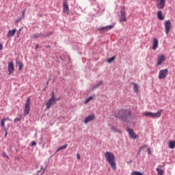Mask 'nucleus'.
I'll return each mask as SVG.
<instances>
[{
	"mask_svg": "<svg viewBox=\"0 0 175 175\" xmlns=\"http://www.w3.org/2000/svg\"><path fill=\"white\" fill-rule=\"evenodd\" d=\"M116 117L122 121L132 120V111L129 109H120L116 114Z\"/></svg>",
	"mask_w": 175,
	"mask_h": 175,
	"instance_id": "nucleus-1",
	"label": "nucleus"
},
{
	"mask_svg": "<svg viewBox=\"0 0 175 175\" xmlns=\"http://www.w3.org/2000/svg\"><path fill=\"white\" fill-rule=\"evenodd\" d=\"M105 158L108 163H109L112 170H116L117 169V166L116 164V157L114 156V154L111 152H106L105 153Z\"/></svg>",
	"mask_w": 175,
	"mask_h": 175,
	"instance_id": "nucleus-2",
	"label": "nucleus"
},
{
	"mask_svg": "<svg viewBox=\"0 0 175 175\" xmlns=\"http://www.w3.org/2000/svg\"><path fill=\"white\" fill-rule=\"evenodd\" d=\"M143 117H150L151 118H159L162 116V109L159 110L156 113L152 112H144L142 113Z\"/></svg>",
	"mask_w": 175,
	"mask_h": 175,
	"instance_id": "nucleus-3",
	"label": "nucleus"
},
{
	"mask_svg": "<svg viewBox=\"0 0 175 175\" xmlns=\"http://www.w3.org/2000/svg\"><path fill=\"white\" fill-rule=\"evenodd\" d=\"M31 111V98L28 97L26 103H25V109H24V117L28 116L29 114V111Z\"/></svg>",
	"mask_w": 175,
	"mask_h": 175,
	"instance_id": "nucleus-4",
	"label": "nucleus"
},
{
	"mask_svg": "<svg viewBox=\"0 0 175 175\" xmlns=\"http://www.w3.org/2000/svg\"><path fill=\"white\" fill-rule=\"evenodd\" d=\"M6 121H12V119L9 118H5L1 119V120L0 121V125L2 126V129L5 132L4 135L5 137L8 136V128H6V126L5 125V122H6Z\"/></svg>",
	"mask_w": 175,
	"mask_h": 175,
	"instance_id": "nucleus-5",
	"label": "nucleus"
},
{
	"mask_svg": "<svg viewBox=\"0 0 175 175\" xmlns=\"http://www.w3.org/2000/svg\"><path fill=\"white\" fill-rule=\"evenodd\" d=\"M167 73H169V71L167 68L161 70L159 72V79L160 80H162V79H166V77H167Z\"/></svg>",
	"mask_w": 175,
	"mask_h": 175,
	"instance_id": "nucleus-6",
	"label": "nucleus"
},
{
	"mask_svg": "<svg viewBox=\"0 0 175 175\" xmlns=\"http://www.w3.org/2000/svg\"><path fill=\"white\" fill-rule=\"evenodd\" d=\"M165 33L167 35L170 32V29H172V22L170 20L165 21Z\"/></svg>",
	"mask_w": 175,
	"mask_h": 175,
	"instance_id": "nucleus-7",
	"label": "nucleus"
},
{
	"mask_svg": "<svg viewBox=\"0 0 175 175\" xmlns=\"http://www.w3.org/2000/svg\"><path fill=\"white\" fill-rule=\"evenodd\" d=\"M63 12L65 14H69V5H68V1L66 0H64L63 1Z\"/></svg>",
	"mask_w": 175,
	"mask_h": 175,
	"instance_id": "nucleus-8",
	"label": "nucleus"
},
{
	"mask_svg": "<svg viewBox=\"0 0 175 175\" xmlns=\"http://www.w3.org/2000/svg\"><path fill=\"white\" fill-rule=\"evenodd\" d=\"M127 132H128L131 139H137V137H139V135H137V134L135 133V131H133V129H127Z\"/></svg>",
	"mask_w": 175,
	"mask_h": 175,
	"instance_id": "nucleus-9",
	"label": "nucleus"
},
{
	"mask_svg": "<svg viewBox=\"0 0 175 175\" xmlns=\"http://www.w3.org/2000/svg\"><path fill=\"white\" fill-rule=\"evenodd\" d=\"M165 4L166 1L165 0H158L156 5L157 9H163Z\"/></svg>",
	"mask_w": 175,
	"mask_h": 175,
	"instance_id": "nucleus-10",
	"label": "nucleus"
},
{
	"mask_svg": "<svg viewBox=\"0 0 175 175\" xmlns=\"http://www.w3.org/2000/svg\"><path fill=\"white\" fill-rule=\"evenodd\" d=\"M120 23H125L126 22V17L125 16V8H123L120 12Z\"/></svg>",
	"mask_w": 175,
	"mask_h": 175,
	"instance_id": "nucleus-11",
	"label": "nucleus"
},
{
	"mask_svg": "<svg viewBox=\"0 0 175 175\" xmlns=\"http://www.w3.org/2000/svg\"><path fill=\"white\" fill-rule=\"evenodd\" d=\"M8 72H9V75H12V73H13L14 72V62H8Z\"/></svg>",
	"mask_w": 175,
	"mask_h": 175,
	"instance_id": "nucleus-12",
	"label": "nucleus"
},
{
	"mask_svg": "<svg viewBox=\"0 0 175 175\" xmlns=\"http://www.w3.org/2000/svg\"><path fill=\"white\" fill-rule=\"evenodd\" d=\"M94 120H95V115L94 114H90L85 118L84 123L85 124H88V122H90V121H94Z\"/></svg>",
	"mask_w": 175,
	"mask_h": 175,
	"instance_id": "nucleus-13",
	"label": "nucleus"
},
{
	"mask_svg": "<svg viewBox=\"0 0 175 175\" xmlns=\"http://www.w3.org/2000/svg\"><path fill=\"white\" fill-rule=\"evenodd\" d=\"M56 100H54L53 98L49 99L48 102L46 103L47 110H49L50 107H51V106L55 103Z\"/></svg>",
	"mask_w": 175,
	"mask_h": 175,
	"instance_id": "nucleus-14",
	"label": "nucleus"
},
{
	"mask_svg": "<svg viewBox=\"0 0 175 175\" xmlns=\"http://www.w3.org/2000/svg\"><path fill=\"white\" fill-rule=\"evenodd\" d=\"M166 59L165 55H161L157 57V65H162V63Z\"/></svg>",
	"mask_w": 175,
	"mask_h": 175,
	"instance_id": "nucleus-15",
	"label": "nucleus"
},
{
	"mask_svg": "<svg viewBox=\"0 0 175 175\" xmlns=\"http://www.w3.org/2000/svg\"><path fill=\"white\" fill-rule=\"evenodd\" d=\"M113 27H114V25H108V26L98 28V30L100 31H109V29H112V28H113Z\"/></svg>",
	"mask_w": 175,
	"mask_h": 175,
	"instance_id": "nucleus-16",
	"label": "nucleus"
},
{
	"mask_svg": "<svg viewBox=\"0 0 175 175\" xmlns=\"http://www.w3.org/2000/svg\"><path fill=\"white\" fill-rule=\"evenodd\" d=\"M16 32H17L16 29L9 30L7 33V38H12V36H14V35H16Z\"/></svg>",
	"mask_w": 175,
	"mask_h": 175,
	"instance_id": "nucleus-17",
	"label": "nucleus"
},
{
	"mask_svg": "<svg viewBox=\"0 0 175 175\" xmlns=\"http://www.w3.org/2000/svg\"><path fill=\"white\" fill-rule=\"evenodd\" d=\"M158 40L157 38H154L153 42H152V50H157L158 49Z\"/></svg>",
	"mask_w": 175,
	"mask_h": 175,
	"instance_id": "nucleus-18",
	"label": "nucleus"
},
{
	"mask_svg": "<svg viewBox=\"0 0 175 175\" xmlns=\"http://www.w3.org/2000/svg\"><path fill=\"white\" fill-rule=\"evenodd\" d=\"M157 18H159V20H165V17L162 14V11H158Z\"/></svg>",
	"mask_w": 175,
	"mask_h": 175,
	"instance_id": "nucleus-19",
	"label": "nucleus"
},
{
	"mask_svg": "<svg viewBox=\"0 0 175 175\" xmlns=\"http://www.w3.org/2000/svg\"><path fill=\"white\" fill-rule=\"evenodd\" d=\"M133 85L134 92H136V94H137V92H139V85H137V83H133Z\"/></svg>",
	"mask_w": 175,
	"mask_h": 175,
	"instance_id": "nucleus-20",
	"label": "nucleus"
},
{
	"mask_svg": "<svg viewBox=\"0 0 175 175\" xmlns=\"http://www.w3.org/2000/svg\"><path fill=\"white\" fill-rule=\"evenodd\" d=\"M168 147L171 150H173V148H175V140L170 142L169 144H168Z\"/></svg>",
	"mask_w": 175,
	"mask_h": 175,
	"instance_id": "nucleus-21",
	"label": "nucleus"
},
{
	"mask_svg": "<svg viewBox=\"0 0 175 175\" xmlns=\"http://www.w3.org/2000/svg\"><path fill=\"white\" fill-rule=\"evenodd\" d=\"M44 38V35L42 34V33H39V34H34L32 36V38L33 39H36L38 38Z\"/></svg>",
	"mask_w": 175,
	"mask_h": 175,
	"instance_id": "nucleus-22",
	"label": "nucleus"
},
{
	"mask_svg": "<svg viewBox=\"0 0 175 175\" xmlns=\"http://www.w3.org/2000/svg\"><path fill=\"white\" fill-rule=\"evenodd\" d=\"M67 147L68 144L63 145L57 149L56 152H58V151H61L62 150H65Z\"/></svg>",
	"mask_w": 175,
	"mask_h": 175,
	"instance_id": "nucleus-23",
	"label": "nucleus"
},
{
	"mask_svg": "<svg viewBox=\"0 0 175 175\" xmlns=\"http://www.w3.org/2000/svg\"><path fill=\"white\" fill-rule=\"evenodd\" d=\"M16 64L19 66V70H21L24 68V64L21 62H16Z\"/></svg>",
	"mask_w": 175,
	"mask_h": 175,
	"instance_id": "nucleus-24",
	"label": "nucleus"
},
{
	"mask_svg": "<svg viewBox=\"0 0 175 175\" xmlns=\"http://www.w3.org/2000/svg\"><path fill=\"white\" fill-rule=\"evenodd\" d=\"M102 84H103V81H100L95 86L93 87V90L98 88V87L102 85Z\"/></svg>",
	"mask_w": 175,
	"mask_h": 175,
	"instance_id": "nucleus-25",
	"label": "nucleus"
},
{
	"mask_svg": "<svg viewBox=\"0 0 175 175\" xmlns=\"http://www.w3.org/2000/svg\"><path fill=\"white\" fill-rule=\"evenodd\" d=\"M157 175H163V170L162 169L157 168Z\"/></svg>",
	"mask_w": 175,
	"mask_h": 175,
	"instance_id": "nucleus-26",
	"label": "nucleus"
},
{
	"mask_svg": "<svg viewBox=\"0 0 175 175\" xmlns=\"http://www.w3.org/2000/svg\"><path fill=\"white\" fill-rule=\"evenodd\" d=\"M114 59H116V56L109 58L107 60V62H108V64H111V62H113L114 61Z\"/></svg>",
	"mask_w": 175,
	"mask_h": 175,
	"instance_id": "nucleus-27",
	"label": "nucleus"
},
{
	"mask_svg": "<svg viewBox=\"0 0 175 175\" xmlns=\"http://www.w3.org/2000/svg\"><path fill=\"white\" fill-rule=\"evenodd\" d=\"M94 99L93 96H90L89 98H88L85 101V105H87L88 103H89V102H91V100H92Z\"/></svg>",
	"mask_w": 175,
	"mask_h": 175,
	"instance_id": "nucleus-28",
	"label": "nucleus"
},
{
	"mask_svg": "<svg viewBox=\"0 0 175 175\" xmlns=\"http://www.w3.org/2000/svg\"><path fill=\"white\" fill-rule=\"evenodd\" d=\"M131 175H144L143 173L139 171H134L131 173Z\"/></svg>",
	"mask_w": 175,
	"mask_h": 175,
	"instance_id": "nucleus-29",
	"label": "nucleus"
},
{
	"mask_svg": "<svg viewBox=\"0 0 175 175\" xmlns=\"http://www.w3.org/2000/svg\"><path fill=\"white\" fill-rule=\"evenodd\" d=\"M111 130L113 132H118V131L117 130V127L115 126H111Z\"/></svg>",
	"mask_w": 175,
	"mask_h": 175,
	"instance_id": "nucleus-30",
	"label": "nucleus"
},
{
	"mask_svg": "<svg viewBox=\"0 0 175 175\" xmlns=\"http://www.w3.org/2000/svg\"><path fill=\"white\" fill-rule=\"evenodd\" d=\"M21 20H23V18H18V19H16V24H18V23H20V21H21Z\"/></svg>",
	"mask_w": 175,
	"mask_h": 175,
	"instance_id": "nucleus-31",
	"label": "nucleus"
},
{
	"mask_svg": "<svg viewBox=\"0 0 175 175\" xmlns=\"http://www.w3.org/2000/svg\"><path fill=\"white\" fill-rule=\"evenodd\" d=\"M51 99L56 100L55 99V95L54 94V92H53L52 96L51 97Z\"/></svg>",
	"mask_w": 175,
	"mask_h": 175,
	"instance_id": "nucleus-32",
	"label": "nucleus"
},
{
	"mask_svg": "<svg viewBox=\"0 0 175 175\" xmlns=\"http://www.w3.org/2000/svg\"><path fill=\"white\" fill-rule=\"evenodd\" d=\"M21 120V118H16L14 119V121L16 123V122H18V121H20Z\"/></svg>",
	"mask_w": 175,
	"mask_h": 175,
	"instance_id": "nucleus-33",
	"label": "nucleus"
},
{
	"mask_svg": "<svg viewBox=\"0 0 175 175\" xmlns=\"http://www.w3.org/2000/svg\"><path fill=\"white\" fill-rule=\"evenodd\" d=\"M35 146H36V142L33 141L32 143H31V147H33Z\"/></svg>",
	"mask_w": 175,
	"mask_h": 175,
	"instance_id": "nucleus-34",
	"label": "nucleus"
},
{
	"mask_svg": "<svg viewBox=\"0 0 175 175\" xmlns=\"http://www.w3.org/2000/svg\"><path fill=\"white\" fill-rule=\"evenodd\" d=\"M77 158L78 160H80V154L79 153L77 154Z\"/></svg>",
	"mask_w": 175,
	"mask_h": 175,
	"instance_id": "nucleus-35",
	"label": "nucleus"
},
{
	"mask_svg": "<svg viewBox=\"0 0 175 175\" xmlns=\"http://www.w3.org/2000/svg\"><path fill=\"white\" fill-rule=\"evenodd\" d=\"M148 152L150 155V154H151V149H150V148H148Z\"/></svg>",
	"mask_w": 175,
	"mask_h": 175,
	"instance_id": "nucleus-36",
	"label": "nucleus"
},
{
	"mask_svg": "<svg viewBox=\"0 0 175 175\" xmlns=\"http://www.w3.org/2000/svg\"><path fill=\"white\" fill-rule=\"evenodd\" d=\"M2 49H3V45L0 43V51L2 50Z\"/></svg>",
	"mask_w": 175,
	"mask_h": 175,
	"instance_id": "nucleus-37",
	"label": "nucleus"
},
{
	"mask_svg": "<svg viewBox=\"0 0 175 175\" xmlns=\"http://www.w3.org/2000/svg\"><path fill=\"white\" fill-rule=\"evenodd\" d=\"M38 49H39V44L36 45V50H38Z\"/></svg>",
	"mask_w": 175,
	"mask_h": 175,
	"instance_id": "nucleus-38",
	"label": "nucleus"
},
{
	"mask_svg": "<svg viewBox=\"0 0 175 175\" xmlns=\"http://www.w3.org/2000/svg\"><path fill=\"white\" fill-rule=\"evenodd\" d=\"M25 14V10H24V11L23 12V14H22L23 17H24Z\"/></svg>",
	"mask_w": 175,
	"mask_h": 175,
	"instance_id": "nucleus-39",
	"label": "nucleus"
},
{
	"mask_svg": "<svg viewBox=\"0 0 175 175\" xmlns=\"http://www.w3.org/2000/svg\"><path fill=\"white\" fill-rule=\"evenodd\" d=\"M5 158H9V156L5 154Z\"/></svg>",
	"mask_w": 175,
	"mask_h": 175,
	"instance_id": "nucleus-40",
	"label": "nucleus"
},
{
	"mask_svg": "<svg viewBox=\"0 0 175 175\" xmlns=\"http://www.w3.org/2000/svg\"><path fill=\"white\" fill-rule=\"evenodd\" d=\"M44 172H45V170L44 169V170H43V172H42V173H44Z\"/></svg>",
	"mask_w": 175,
	"mask_h": 175,
	"instance_id": "nucleus-41",
	"label": "nucleus"
},
{
	"mask_svg": "<svg viewBox=\"0 0 175 175\" xmlns=\"http://www.w3.org/2000/svg\"><path fill=\"white\" fill-rule=\"evenodd\" d=\"M50 35H53V33H50Z\"/></svg>",
	"mask_w": 175,
	"mask_h": 175,
	"instance_id": "nucleus-42",
	"label": "nucleus"
},
{
	"mask_svg": "<svg viewBox=\"0 0 175 175\" xmlns=\"http://www.w3.org/2000/svg\"><path fill=\"white\" fill-rule=\"evenodd\" d=\"M47 47H50V46H48Z\"/></svg>",
	"mask_w": 175,
	"mask_h": 175,
	"instance_id": "nucleus-43",
	"label": "nucleus"
}]
</instances>
